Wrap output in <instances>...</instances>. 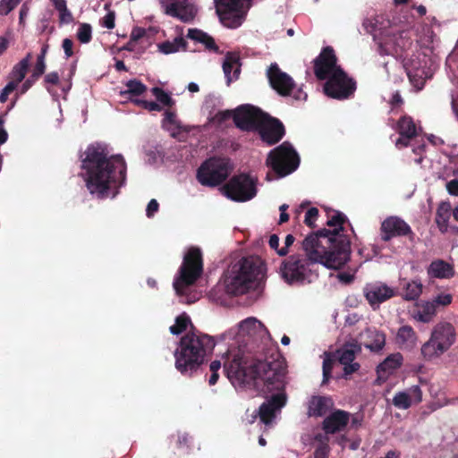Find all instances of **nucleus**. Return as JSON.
I'll list each match as a JSON object with an SVG mask.
<instances>
[{
    "instance_id": "f257e3e1",
    "label": "nucleus",
    "mask_w": 458,
    "mask_h": 458,
    "mask_svg": "<svg viewBox=\"0 0 458 458\" xmlns=\"http://www.w3.org/2000/svg\"><path fill=\"white\" fill-rule=\"evenodd\" d=\"M267 336L268 331L261 321L254 317L247 318L224 335L225 339H232L233 342L221 356L227 377L235 387L251 383L256 387H261L267 402L260 405L259 414L261 422L267 426L273 422L287 403L286 363L281 357L271 360H259L247 372L244 350L241 344L245 338L264 339Z\"/></svg>"
},
{
    "instance_id": "f03ea898",
    "label": "nucleus",
    "mask_w": 458,
    "mask_h": 458,
    "mask_svg": "<svg viewBox=\"0 0 458 458\" xmlns=\"http://www.w3.org/2000/svg\"><path fill=\"white\" fill-rule=\"evenodd\" d=\"M81 168L89 191L98 199L114 198L124 184L126 164L121 155L109 156L100 146H89Z\"/></svg>"
},
{
    "instance_id": "7ed1b4c3",
    "label": "nucleus",
    "mask_w": 458,
    "mask_h": 458,
    "mask_svg": "<svg viewBox=\"0 0 458 458\" xmlns=\"http://www.w3.org/2000/svg\"><path fill=\"white\" fill-rule=\"evenodd\" d=\"M345 216L335 212L327 220L328 229L307 236L302 248L306 259L312 264L318 263L331 269H338L350 258V242L342 233Z\"/></svg>"
},
{
    "instance_id": "20e7f679",
    "label": "nucleus",
    "mask_w": 458,
    "mask_h": 458,
    "mask_svg": "<svg viewBox=\"0 0 458 458\" xmlns=\"http://www.w3.org/2000/svg\"><path fill=\"white\" fill-rule=\"evenodd\" d=\"M214 346L213 338L208 335L195 332L185 335L174 352L175 369L182 375H191Z\"/></svg>"
},
{
    "instance_id": "39448f33",
    "label": "nucleus",
    "mask_w": 458,
    "mask_h": 458,
    "mask_svg": "<svg viewBox=\"0 0 458 458\" xmlns=\"http://www.w3.org/2000/svg\"><path fill=\"white\" fill-rule=\"evenodd\" d=\"M315 74L320 80H327L325 93L333 98H348L355 89L354 82L336 64L333 49L327 47L315 61Z\"/></svg>"
},
{
    "instance_id": "423d86ee",
    "label": "nucleus",
    "mask_w": 458,
    "mask_h": 458,
    "mask_svg": "<svg viewBox=\"0 0 458 458\" xmlns=\"http://www.w3.org/2000/svg\"><path fill=\"white\" fill-rule=\"evenodd\" d=\"M265 267L259 257L242 258L227 269L224 284L230 294H242L263 278Z\"/></svg>"
},
{
    "instance_id": "0eeeda50",
    "label": "nucleus",
    "mask_w": 458,
    "mask_h": 458,
    "mask_svg": "<svg viewBox=\"0 0 458 458\" xmlns=\"http://www.w3.org/2000/svg\"><path fill=\"white\" fill-rule=\"evenodd\" d=\"M456 331L454 325L440 321L432 328L429 339L421 346V354L426 360L439 358L454 344Z\"/></svg>"
},
{
    "instance_id": "6e6552de",
    "label": "nucleus",
    "mask_w": 458,
    "mask_h": 458,
    "mask_svg": "<svg viewBox=\"0 0 458 458\" xmlns=\"http://www.w3.org/2000/svg\"><path fill=\"white\" fill-rule=\"evenodd\" d=\"M202 272L201 253L198 248H191L184 254L182 264L174 277V288L176 293L183 298V301L191 302V300L185 299L189 286L193 284Z\"/></svg>"
},
{
    "instance_id": "1a4fd4ad",
    "label": "nucleus",
    "mask_w": 458,
    "mask_h": 458,
    "mask_svg": "<svg viewBox=\"0 0 458 458\" xmlns=\"http://www.w3.org/2000/svg\"><path fill=\"white\" fill-rule=\"evenodd\" d=\"M311 263L301 255L288 257L280 266L282 278L289 284L310 283L316 275L310 267Z\"/></svg>"
},
{
    "instance_id": "9d476101",
    "label": "nucleus",
    "mask_w": 458,
    "mask_h": 458,
    "mask_svg": "<svg viewBox=\"0 0 458 458\" xmlns=\"http://www.w3.org/2000/svg\"><path fill=\"white\" fill-rule=\"evenodd\" d=\"M267 165L279 177H283L293 173L299 166V157L289 143L284 142L269 152Z\"/></svg>"
},
{
    "instance_id": "9b49d317",
    "label": "nucleus",
    "mask_w": 458,
    "mask_h": 458,
    "mask_svg": "<svg viewBox=\"0 0 458 458\" xmlns=\"http://www.w3.org/2000/svg\"><path fill=\"white\" fill-rule=\"evenodd\" d=\"M251 0H214L216 13L221 22L229 27H239L250 6Z\"/></svg>"
},
{
    "instance_id": "f8f14e48",
    "label": "nucleus",
    "mask_w": 458,
    "mask_h": 458,
    "mask_svg": "<svg viewBox=\"0 0 458 458\" xmlns=\"http://www.w3.org/2000/svg\"><path fill=\"white\" fill-rule=\"evenodd\" d=\"M232 166L226 158H210L198 170V181L205 186H216L224 182L231 173Z\"/></svg>"
},
{
    "instance_id": "ddd939ff",
    "label": "nucleus",
    "mask_w": 458,
    "mask_h": 458,
    "mask_svg": "<svg viewBox=\"0 0 458 458\" xmlns=\"http://www.w3.org/2000/svg\"><path fill=\"white\" fill-rule=\"evenodd\" d=\"M263 114L259 108L244 105L238 107L233 113L231 111L218 112L213 120L221 123L233 116V122L238 128L250 131L257 128L260 119L263 117Z\"/></svg>"
},
{
    "instance_id": "4468645a",
    "label": "nucleus",
    "mask_w": 458,
    "mask_h": 458,
    "mask_svg": "<svg viewBox=\"0 0 458 458\" xmlns=\"http://www.w3.org/2000/svg\"><path fill=\"white\" fill-rule=\"evenodd\" d=\"M224 194L235 201H247L252 199L256 193L255 181L246 174L233 177L223 188Z\"/></svg>"
},
{
    "instance_id": "2eb2a0df",
    "label": "nucleus",
    "mask_w": 458,
    "mask_h": 458,
    "mask_svg": "<svg viewBox=\"0 0 458 458\" xmlns=\"http://www.w3.org/2000/svg\"><path fill=\"white\" fill-rule=\"evenodd\" d=\"M267 78L270 85L279 94L283 96L293 95L298 100L306 99L307 95L301 89L296 92L293 79L285 72H282L276 64H273L267 70Z\"/></svg>"
},
{
    "instance_id": "dca6fc26",
    "label": "nucleus",
    "mask_w": 458,
    "mask_h": 458,
    "mask_svg": "<svg viewBox=\"0 0 458 458\" xmlns=\"http://www.w3.org/2000/svg\"><path fill=\"white\" fill-rule=\"evenodd\" d=\"M257 128H259L262 140L269 145L278 142L284 134L283 124L277 119L272 118L265 113Z\"/></svg>"
},
{
    "instance_id": "f3484780",
    "label": "nucleus",
    "mask_w": 458,
    "mask_h": 458,
    "mask_svg": "<svg viewBox=\"0 0 458 458\" xmlns=\"http://www.w3.org/2000/svg\"><path fill=\"white\" fill-rule=\"evenodd\" d=\"M363 24L369 33L374 34L375 37H381L384 40V44H393L394 46L400 47H403L405 46L403 39V34H399L397 36V30L394 28L386 30V27L383 25V22L379 21L378 18L375 19V22L368 20L365 21Z\"/></svg>"
},
{
    "instance_id": "a211bd4d",
    "label": "nucleus",
    "mask_w": 458,
    "mask_h": 458,
    "mask_svg": "<svg viewBox=\"0 0 458 458\" xmlns=\"http://www.w3.org/2000/svg\"><path fill=\"white\" fill-rule=\"evenodd\" d=\"M161 4L167 14L182 21L192 20L197 13L196 7L189 0H162Z\"/></svg>"
},
{
    "instance_id": "6ab92c4d",
    "label": "nucleus",
    "mask_w": 458,
    "mask_h": 458,
    "mask_svg": "<svg viewBox=\"0 0 458 458\" xmlns=\"http://www.w3.org/2000/svg\"><path fill=\"white\" fill-rule=\"evenodd\" d=\"M366 299L373 307L378 306L394 295V290L381 282L369 284L364 288Z\"/></svg>"
},
{
    "instance_id": "aec40b11",
    "label": "nucleus",
    "mask_w": 458,
    "mask_h": 458,
    "mask_svg": "<svg viewBox=\"0 0 458 458\" xmlns=\"http://www.w3.org/2000/svg\"><path fill=\"white\" fill-rule=\"evenodd\" d=\"M411 233V227L403 219L390 216L381 225V237L387 242L395 236H404Z\"/></svg>"
},
{
    "instance_id": "412c9836",
    "label": "nucleus",
    "mask_w": 458,
    "mask_h": 458,
    "mask_svg": "<svg viewBox=\"0 0 458 458\" xmlns=\"http://www.w3.org/2000/svg\"><path fill=\"white\" fill-rule=\"evenodd\" d=\"M422 400V392L419 386L397 392L393 397V404L401 410H407L411 405L420 403Z\"/></svg>"
},
{
    "instance_id": "4be33fe9",
    "label": "nucleus",
    "mask_w": 458,
    "mask_h": 458,
    "mask_svg": "<svg viewBox=\"0 0 458 458\" xmlns=\"http://www.w3.org/2000/svg\"><path fill=\"white\" fill-rule=\"evenodd\" d=\"M360 347L355 344H349L344 345L342 349L337 351V359L344 366V375H350L359 369L360 365L353 362L355 354L360 352Z\"/></svg>"
},
{
    "instance_id": "5701e85b",
    "label": "nucleus",
    "mask_w": 458,
    "mask_h": 458,
    "mask_svg": "<svg viewBox=\"0 0 458 458\" xmlns=\"http://www.w3.org/2000/svg\"><path fill=\"white\" fill-rule=\"evenodd\" d=\"M437 313L434 303H431L430 301L416 302L410 310L411 318L420 323L431 322L437 316Z\"/></svg>"
},
{
    "instance_id": "b1692460",
    "label": "nucleus",
    "mask_w": 458,
    "mask_h": 458,
    "mask_svg": "<svg viewBox=\"0 0 458 458\" xmlns=\"http://www.w3.org/2000/svg\"><path fill=\"white\" fill-rule=\"evenodd\" d=\"M404 67L411 82L417 89H420L426 79L431 77L430 71L422 67L420 62L415 63L414 61H411L410 63H406Z\"/></svg>"
},
{
    "instance_id": "393cba45",
    "label": "nucleus",
    "mask_w": 458,
    "mask_h": 458,
    "mask_svg": "<svg viewBox=\"0 0 458 458\" xmlns=\"http://www.w3.org/2000/svg\"><path fill=\"white\" fill-rule=\"evenodd\" d=\"M398 131L400 137L395 141V146L398 148L407 147L409 140L417 133V128L412 119L408 116H403L398 123Z\"/></svg>"
},
{
    "instance_id": "a878e982",
    "label": "nucleus",
    "mask_w": 458,
    "mask_h": 458,
    "mask_svg": "<svg viewBox=\"0 0 458 458\" xmlns=\"http://www.w3.org/2000/svg\"><path fill=\"white\" fill-rule=\"evenodd\" d=\"M349 419L348 412L340 410L336 411L324 420L323 428L327 434L341 431L346 427Z\"/></svg>"
},
{
    "instance_id": "bb28decb",
    "label": "nucleus",
    "mask_w": 458,
    "mask_h": 458,
    "mask_svg": "<svg viewBox=\"0 0 458 458\" xmlns=\"http://www.w3.org/2000/svg\"><path fill=\"white\" fill-rule=\"evenodd\" d=\"M430 278L449 279L454 276V267L443 259L433 260L427 268Z\"/></svg>"
},
{
    "instance_id": "cd10ccee",
    "label": "nucleus",
    "mask_w": 458,
    "mask_h": 458,
    "mask_svg": "<svg viewBox=\"0 0 458 458\" xmlns=\"http://www.w3.org/2000/svg\"><path fill=\"white\" fill-rule=\"evenodd\" d=\"M332 405L333 402L330 398L313 396L309 402L308 413L310 416L320 417L325 415Z\"/></svg>"
},
{
    "instance_id": "c85d7f7f",
    "label": "nucleus",
    "mask_w": 458,
    "mask_h": 458,
    "mask_svg": "<svg viewBox=\"0 0 458 458\" xmlns=\"http://www.w3.org/2000/svg\"><path fill=\"white\" fill-rule=\"evenodd\" d=\"M360 342L371 351H379L385 345V335L376 330H366L360 335Z\"/></svg>"
},
{
    "instance_id": "c756f323",
    "label": "nucleus",
    "mask_w": 458,
    "mask_h": 458,
    "mask_svg": "<svg viewBox=\"0 0 458 458\" xmlns=\"http://www.w3.org/2000/svg\"><path fill=\"white\" fill-rule=\"evenodd\" d=\"M418 342L416 332L411 326L401 327L396 334V343L404 349H412Z\"/></svg>"
},
{
    "instance_id": "7c9ffc66",
    "label": "nucleus",
    "mask_w": 458,
    "mask_h": 458,
    "mask_svg": "<svg viewBox=\"0 0 458 458\" xmlns=\"http://www.w3.org/2000/svg\"><path fill=\"white\" fill-rule=\"evenodd\" d=\"M240 66L239 55L234 53L227 54L223 64V70L227 80V84H230L233 80L238 78Z\"/></svg>"
},
{
    "instance_id": "2f4dec72",
    "label": "nucleus",
    "mask_w": 458,
    "mask_h": 458,
    "mask_svg": "<svg viewBox=\"0 0 458 458\" xmlns=\"http://www.w3.org/2000/svg\"><path fill=\"white\" fill-rule=\"evenodd\" d=\"M403 361V357L400 353H394L387 357L377 367V374L379 380H385L389 374L396 369Z\"/></svg>"
},
{
    "instance_id": "473e14b6",
    "label": "nucleus",
    "mask_w": 458,
    "mask_h": 458,
    "mask_svg": "<svg viewBox=\"0 0 458 458\" xmlns=\"http://www.w3.org/2000/svg\"><path fill=\"white\" fill-rule=\"evenodd\" d=\"M31 55L29 54L25 58L21 60L13 68L10 73V82H15L18 86L20 82L25 78L26 72L29 68Z\"/></svg>"
},
{
    "instance_id": "72a5a7b5",
    "label": "nucleus",
    "mask_w": 458,
    "mask_h": 458,
    "mask_svg": "<svg viewBox=\"0 0 458 458\" xmlns=\"http://www.w3.org/2000/svg\"><path fill=\"white\" fill-rule=\"evenodd\" d=\"M451 216V205L446 202L441 203L437 210L436 222L439 230L443 233L448 230V220Z\"/></svg>"
},
{
    "instance_id": "f704fd0d",
    "label": "nucleus",
    "mask_w": 458,
    "mask_h": 458,
    "mask_svg": "<svg viewBox=\"0 0 458 458\" xmlns=\"http://www.w3.org/2000/svg\"><path fill=\"white\" fill-rule=\"evenodd\" d=\"M188 38L194 41L202 43L206 48L209 50L216 51L217 49L214 39L202 30L191 29L188 31Z\"/></svg>"
},
{
    "instance_id": "c9c22d12",
    "label": "nucleus",
    "mask_w": 458,
    "mask_h": 458,
    "mask_svg": "<svg viewBox=\"0 0 458 458\" xmlns=\"http://www.w3.org/2000/svg\"><path fill=\"white\" fill-rule=\"evenodd\" d=\"M59 13V21L62 24H69L73 21L72 13L67 8L66 0H50Z\"/></svg>"
},
{
    "instance_id": "e433bc0d",
    "label": "nucleus",
    "mask_w": 458,
    "mask_h": 458,
    "mask_svg": "<svg viewBox=\"0 0 458 458\" xmlns=\"http://www.w3.org/2000/svg\"><path fill=\"white\" fill-rule=\"evenodd\" d=\"M318 442L314 452V458H328L330 448L328 445L329 438L327 435L318 434L315 437Z\"/></svg>"
},
{
    "instance_id": "4c0bfd02",
    "label": "nucleus",
    "mask_w": 458,
    "mask_h": 458,
    "mask_svg": "<svg viewBox=\"0 0 458 458\" xmlns=\"http://www.w3.org/2000/svg\"><path fill=\"white\" fill-rule=\"evenodd\" d=\"M185 41L182 37L175 38L173 41H165L158 45V49L165 55H169L183 48Z\"/></svg>"
},
{
    "instance_id": "58836bf2",
    "label": "nucleus",
    "mask_w": 458,
    "mask_h": 458,
    "mask_svg": "<svg viewBox=\"0 0 458 458\" xmlns=\"http://www.w3.org/2000/svg\"><path fill=\"white\" fill-rule=\"evenodd\" d=\"M423 285L420 280L408 282L404 286V298L406 300H416L422 293Z\"/></svg>"
},
{
    "instance_id": "ea45409f",
    "label": "nucleus",
    "mask_w": 458,
    "mask_h": 458,
    "mask_svg": "<svg viewBox=\"0 0 458 458\" xmlns=\"http://www.w3.org/2000/svg\"><path fill=\"white\" fill-rule=\"evenodd\" d=\"M147 87L143 83L137 80H131L126 83V89L124 91H122L121 93L123 95H129L131 97L140 96L142 93H144Z\"/></svg>"
},
{
    "instance_id": "a19ab883",
    "label": "nucleus",
    "mask_w": 458,
    "mask_h": 458,
    "mask_svg": "<svg viewBox=\"0 0 458 458\" xmlns=\"http://www.w3.org/2000/svg\"><path fill=\"white\" fill-rule=\"evenodd\" d=\"M190 324V318L186 314H182L176 318L175 323L170 327L169 331L173 335H179L186 330Z\"/></svg>"
},
{
    "instance_id": "79ce46f5",
    "label": "nucleus",
    "mask_w": 458,
    "mask_h": 458,
    "mask_svg": "<svg viewBox=\"0 0 458 458\" xmlns=\"http://www.w3.org/2000/svg\"><path fill=\"white\" fill-rule=\"evenodd\" d=\"M76 37L81 43H89L92 38V27L89 23L79 24Z\"/></svg>"
},
{
    "instance_id": "37998d69",
    "label": "nucleus",
    "mask_w": 458,
    "mask_h": 458,
    "mask_svg": "<svg viewBox=\"0 0 458 458\" xmlns=\"http://www.w3.org/2000/svg\"><path fill=\"white\" fill-rule=\"evenodd\" d=\"M179 126L175 114L172 112H166L163 120V127L171 131V134L174 136Z\"/></svg>"
},
{
    "instance_id": "c03bdc74",
    "label": "nucleus",
    "mask_w": 458,
    "mask_h": 458,
    "mask_svg": "<svg viewBox=\"0 0 458 458\" xmlns=\"http://www.w3.org/2000/svg\"><path fill=\"white\" fill-rule=\"evenodd\" d=\"M47 51V46H44L41 50V54L38 56L37 64L34 68L32 77L38 78L42 75L46 69L45 55Z\"/></svg>"
},
{
    "instance_id": "a18cd8bd",
    "label": "nucleus",
    "mask_w": 458,
    "mask_h": 458,
    "mask_svg": "<svg viewBox=\"0 0 458 458\" xmlns=\"http://www.w3.org/2000/svg\"><path fill=\"white\" fill-rule=\"evenodd\" d=\"M453 295L446 293H442L436 297L431 301L434 303V307L437 310V307H446L452 303Z\"/></svg>"
},
{
    "instance_id": "49530a36",
    "label": "nucleus",
    "mask_w": 458,
    "mask_h": 458,
    "mask_svg": "<svg viewBox=\"0 0 458 458\" xmlns=\"http://www.w3.org/2000/svg\"><path fill=\"white\" fill-rule=\"evenodd\" d=\"M152 93L156 97L158 102L163 104L164 106H171L173 104V99L170 95L165 92L163 89L159 88H153Z\"/></svg>"
},
{
    "instance_id": "de8ad7c7",
    "label": "nucleus",
    "mask_w": 458,
    "mask_h": 458,
    "mask_svg": "<svg viewBox=\"0 0 458 458\" xmlns=\"http://www.w3.org/2000/svg\"><path fill=\"white\" fill-rule=\"evenodd\" d=\"M21 0H1L0 1V14L7 15L13 10Z\"/></svg>"
},
{
    "instance_id": "09e8293b",
    "label": "nucleus",
    "mask_w": 458,
    "mask_h": 458,
    "mask_svg": "<svg viewBox=\"0 0 458 458\" xmlns=\"http://www.w3.org/2000/svg\"><path fill=\"white\" fill-rule=\"evenodd\" d=\"M333 359L330 354L325 353L324 360H323V382H326L329 378L330 371L333 365Z\"/></svg>"
},
{
    "instance_id": "8fccbe9b",
    "label": "nucleus",
    "mask_w": 458,
    "mask_h": 458,
    "mask_svg": "<svg viewBox=\"0 0 458 458\" xmlns=\"http://www.w3.org/2000/svg\"><path fill=\"white\" fill-rule=\"evenodd\" d=\"M146 35V30L140 27H135L132 29L130 36L129 45H131L134 42H137L139 39L143 38Z\"/></svg>"
},
{
    "instance_id": "3c124183",
    "label": "nucleus",
    "mask_w": 458,
    "mask_h": 458,
    "mask_svg": "<svg viewBox=\"0 0 458 458\" xmlns=\"http://www.w3.org/2000/svg\"><path fill=\"white\" fill-rule=\"evenodd\" d=\"M318 211L316 208H310L305 215L304 222L309 226H313L316 219L318 218Z\"/></svg>"
},
{
    "instance_id": "603ef678",
    "label": "nucleus",
    "mask_w": 458,
    "mask_h": 458,
    "mask_svg": "<svg viewBox=\"0 0 458 458\" xmlns=\"http://www.w3.org/2000/svg\"><path fill=\"white\" fill-rule=\"evenodd\" d=\"M134 103L137 105L142 106L144 108L149 110V111H160L161 107L158 104L153 102V101H145V100H140V99H134Z\"/></svg>"
},
{
    "instance_id": "864d4df0",
    "label": "nucleus",
    "mask_w": 458,
    "mask_h": 458,
    "mask_svg": "<svg viewBox=\"0 0 458 458\" xmlns=\"http://www.w3.org/2000/svg\"><path fill=\"white\" fill-rule=\"evenodd\" d=\"M114 19H115L114 13H113V12L107 13L103 18V21H102L103 26L106 27V29H113L114 27Z\"/></svg>"
},
{
    "instance_id": "5fc2aeb1",
    "label": "nucleus",
    "mask_w": 458,
    "mask_h": 458,
    "mask_svg": "<svg viewBox=\"0 0 458 458\" xmlns=\"http://www.w3.org/2000/svg\"><path fill=\"white\" fill-rule=\"evenodd\" d=\"M159 205L156 199H151L146 208V215L148 217H152L158 210Z\"/></svg>"
},
{
    "instance_id": "6e6d98bb",
    "label": "nucleus",
    "mask_w": 458,
    "mask_h": 458,
    "mask_svg": "<svg viewBox=\"0 0 458 458\" xmlns=\"http://www.w3.org/2000/svg\"><path fill=\"white\" fill-rule=\"evenodd\" d=\"M62 47L64 51L66 58H69L73 55V42L70 38H64L63 40Z\"/></svg>"
},
{
    "instance_id": "4d7b16f0",
    "label": "nucleus",
    "mask_w": 458,
    "mask_h": 458,
    "mask_svg": "<svg viewBox=\"0 0 458 458\" xmlns=\"http://www.w3.org/2000/svg\"><path fill=\"white\" fill-rule=\"evenodd\" d=\"M293 242H294V237L292 234H288L284 240L285 246L284 248H281L280 250H278L277 254L280 256L286 255V253L288 252V250H287L288 247H290L293 243Z\"/></svg>"
},
{
    "instance_id": "13d9d810",
    "label": "nucleus",
    "mask_w": 458,
    "mask_h": 458,
    "mask_svg": "<svg viewBox=\"0 0 458 458\" xmlns=\"http://www.w3.org/2000/svg\"><path fill=\"white\" fill-rule=\"evenodd\" d=\"M447 191L454 196H458V180L454 179L446 183Z\"/></svg>"
},
{
    "instance_id": "bf43d9fd",
    "label": "nucleus",
    "mask_w": 458,
    "mask_h": 458,
    "mask_svg": "<svg viewBox=\"0 0 458 458\" xmlns=\"http://www.w3.org/2000/svg\"><path fill=\"white\" fill-rule=\"evenodd\" d=\"M424 148H425V145L423 143H418V145L413 147V148H412V151L416 155L420 156L418 158L415 159V162L418 163V164H420L422 159H423L421 154H422V152L424 150Z\"/></svg>"
},
{
    "instance_id": "052dcab7",
    "label": "nucleus",
    "mask_w": 458,
    "mask_h": 458,
    "mask_svg": "<svg viewBox=\"0 0 458 458\" xmlns=\"http://www.w3.org/2000/svg\"><path fill=\"white\" fill-rule=\"evenodd\" d=\"M37 79L38 78H35V77L31 76V78L26 80L25 82L22 84V86L21 88V93L24 94L32 86V84L34 83V81Z\"/></svg>"
},
{
    "instance_id": "680f3d73",
    "label": "nucleus",
    "mask_w": 458,
    "mask_h": 458,
    "mask_svg": "<svg viewBox=\"0 0 458 458\" xmlns=\"http://www.w3.org/2000/svg\"><path fill=\"white\" fill-rule=\"evenodd\" d=\"M268 243H269V246H270L271 249H273V250H275L276 251L279 250L278 249L279 238H278L277 235H276V234L271 235L270 238H269Z\"/></svg>"
},
{
    "instance_id": "e2e57ef3",
    "label": "nucleus",
    "mask_w": 458,
    "mask_h": 458,
    "mask_svg": "<svg viewBox=\"0 0 458 458\" xmlns=\"http://www.w3.org/2000/svg\"><path fill=\"white\" fill-rule=\"evenodd\" d=\"M59 77L56 72H50L46 76V81L47 83L56 84L58 82Z\"/></svg>"
},
{
    "instance_id": "0e129e2a",
    "label": "nucleus",
    "mask_w": 458,
    "mask_h": 458,
    "mask_svg": "<svg viewBox=\"0 0 458 458\" xmlns=\"http://www.w3.org/2000/svg\"><path fill=\"white\" fill-rule=\"evenodd\" d=\"M17 86L15 85V82H8V84L3 89L2 92L8 95L11 94Z\"/></svg>"
},
{
    "instance_id": "69168bd1",
    "label": "nucleus",
    "mask_w": 458,
    "mask_h": 458,
    "mask_svg": "<svg viewBox=\"0 0 458 458\" xmlns=\"http://www.w3.org/2000/svg\"><path fill=\"white\" fill-rule=\"evenodd\" d=\"M222 365V362L220 360H213L209 366L211 372H218Z\"/></svg>"
},
{
    "instance_id": "338daca9",
    "label": "nucleus",
    "mask_w": 458,
    "mask_h": 458,
    "mask_svg": "<svg viewBox=\"0 0 458 458\" xmlns=\"http://www.w3.org/2000/svg\"><path fill=\"white\" fill-rule=\"evenodd\" d=\"M352 275H349V274H346V273H340L338 275V278L340 281L342 282H344V283H349L352 280Z\"/></svg>"
},
{
    "instance_id": "774afa93",
    "label": "nucleus",
    "mask_w": 458,
    "mask_h": 458,
    "mask_svg": "<svg viewBox=\"0 0 458 458\" xmlns=\"http://www.w3.org/2000/svg\"><path fill=\"white\" fill-rule=\"evenodd\" d=\"M452 109L455 116L458 118V97L452 98Z\"/></svg>"
}]
</instances>
